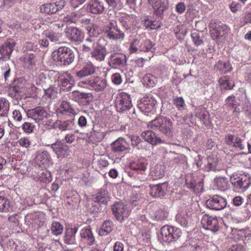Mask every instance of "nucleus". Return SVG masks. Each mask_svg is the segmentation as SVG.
I'll list each match as a JSON object with an SVG mask.
<instances>
[{
  "label": "nucleus",
  "mask_w": 251,
  "mask_h": 251,
  "mask_svg": "<svg viewBox=\"0 0 251 251\" xmlns=\"http://www.w3.org/2000/svg\"><path fill=\"white\" fill-rule=\"evenodd\" d=\"M148 127L153 130L158 129L166 136L173 135L174 128L172 120L167 117L159 116L148 123Z\"/></svg>",
  "instance_id": "nucleus-1"
},
{
  "label": "nucleus",
  "mask_w": 251,
  "mask_h": 251,
  "mask_svg": "<svg viewBox=\"0 0 251 251\" xmlns=\"http://www.w3.org/2000/svg\"><path fill=\"white\" fill-rule=\"evenodd\" d=\"M52 59L58 64L67 66L72 63L75 59V54L70 48L61 46L52 52Z\"/></svg>",
  "instance_id": "nucleus-2"
},
{
  "label": "nucleus",
  "mask_w": 251,
  "mask_h": 251,
  "mask_svg": "<svg viewBox=\"0 0 251 251\" xmlns=\"http://www.w3.org/2000/svg\"><path fill=\"white\" fill-rule=\"evenodd\" d=\"M27 115L28 118L32 119L38 124L49 126L51 123L50 119L51 117L50 115L42 106H37L34 108L28 110L27 112Z\"/></svg>",
  "instance_id": "nucleus-3"
},
{
  "label": "nucleus",
  "mask_w": 251,
  "mask_h": 251,
  "mask_svg": "<svg viewBox=\"0 0 251 251\" xmlns=\"http://www.w3.org/2000/svg\"><path fill=\"white\" fill-rule=\"evenodd\" d=\"M209 28L212 38L216 41L225 37L229 30L226 25L217 20L211 21Z\"/></svg>",
  "instance_id": "nucleus-4"
},
{
  "label": "nucleus",
  "mask_w": 251,
  "mask_h": 251,
  "mask_svg": "<svg viewBox=\"0 0 251 251\" xmlns=\"http://www.w3.org/2000/svg\"><path fill=\"white\" fill-rule=\"evenodd\" d=\"M181 234L179 228L169 225H165L161 228L162 240L168 243L177 241L181 237Z\"/></svg>",
  "instance_id": "nucleus-5"
},
{
  "label": "nucleus",
  "mask_w": 251,
  "mask_h": 251,
  "mask_svg": "<svg viewBox=\"0 0 251 251\" xmlns=\"http://www.w3.org/2000/svg\"><path fill=\"white\" fill-rule=\"evenodd\" d=\"M230 181L236 191H244L248 188L251 183L249 175L246 174L237 176V175H233L230 178Z\"/></svg>",
  "instance_id": "nucleus-6"
},
{
  "label": "nucleus",
  "mask_w": 251,
  "mask_h": 251,
  "mask_svg": "<svg viewBox=\"0 0 251 251\" xmlns=\"http://www.w3.org/2000/svg\"><path fill=\"white\" fill-rule=\"evenodd\" d=\"M115 106L119 112L130 109L132 106L130 96L125 92L118 94L115 100Z\"/></svg>",
  "instance_id": "nucleus-7"
},
{
  "label": "nucleus",
  "mask_w": 251,
  "mask_h": 251,
  "mask_svg": "<svg viewBox=\"0 0 251 251\" xmlns=\"http://www.w3.org/2000/svg\"><path fill=\"white\" fill-rule=\"evenodd\" d=\"M112 210L116 219L122 222L129 215L130 210L127 205L122 202H116L112 207Z\"/></svg>",
  "instance_id": "nucleus-8"
},
{
  "label": "nucleus",
  "mask_w": 251,
  "mask_h": 251,
  "mask_svg": "<svg viewBox=\"0 0 251 251\" xmlns=\"http://www.w3.org/2000/svg\"><path fill=\"white\" fill-rule=\"evenodd\" d=\"M66 5V1L60 0L53 3H47L42 4L40 10L41 13L47 14H52L62 10Z\"/></svg>",
  "instance_id": "nucleus-9"
},
{
  "label": "nucleus",
  "mask_w": 251,
  "mask_h": 251,
  "mask_svg": "<svg viewBox=\"0 0 251 251\" xmlns=\"http://www.w3.org/2000/svg\"><path fill=\"white\" fill-rule=\"evenodd\" d=\"M152 42L148 39L140 42L138 39H135L131 44L129 48L130 53L136 52L138 49L141 51H149L151 50L153 47Z\"/></svg>",
  "instance_id": "nucleus-10"
},
{
  "label": "nucleus",
  "mask_w": 251,
  "mask_h": 251,
  "mask_svg": "<svg viewBox=\"0 0 251 251\" xmlns=\"http://www.w3.org/2000/svg\"><path fill=\"white\" fill-rule=\"evenodd\" d=\"M185 185L195 192L201 191L203 188L202 179L191 174L186 176Z\"/></svg>",
  "instance_id": "nucleus-11"
},
{
  "label": "nucleus",
  "mask_w": 251,
  "mask_h": 251,
  "mask_svg": "<svg viewBox=\"0 0 251 251\" xmlns=\"http://www.w3.org/2000/svg\"><path fill=\"white\" fill-rule=\"evenodd\" d=\"M105 44L106 45L107 43H105L104 39H100L91 51V56L100 61L103 60L107 54L104 46Z\"/></svg>",
  "instance_id": "nucleus-12"
},
{
  "label": "nucleus",
  "mask_w": 251,
  "mask_h": 251,
  "mask_svg": "<svg viewBox=\"0 0 251 251\" xmlns=\"http://www.w3.org/2000/svg\"><path fill=\"white\" fill-rule=\"evenodd\" d=\"M206 204L207 206L211 209L221 210L225 208L226 205V200L219 195H215L208 200Z\"/></svg>",
  "instance_id": "nucleus-13"
},
{
  "label": "nucleus",
  "mask_w": 251,
  "mask_h": 251,
  "mask_svg": "<svg viewBox=\"0 0 251 251\" xmlns=\"http://www.w3.org/2000/svg\"><path fill=\"white\" fill-rule=\"evenodd\" d=\"M203 226L213 232L217 231L219 229L218 221L216 217L204 214L201 219Z\"/></svg>",
  "instance_id": "nucleus-14"
},
{
  "label": "nucleus",
  "mask_w": 251,
  "mask_h": 251,
  "mask_svg": "<svg viewBox=\"0 0 251 251\" xmlns=\"http://www.w3.org/2000/svg\"><path fill=\"white\" fill-rule=\"evenodd\" d=\"M82 83L88 85L93 89L97 91L103 90L106 85V81L99 76H95L88 80L82 81Z\"/></svg>",
  "instance_id": "nucleus-15"
},
{
  "label": "nucleus",
  "mask_w": 251,
  "mask_h": 251,
  "mask_svg": "<svg viewBox=\"0 0 251 251\" xmlns=\"http://www.w3.org/2000/svg\"><path fill=\"white\" fill-rule=\"evenodd\" d=\"M225 140V143L227 145L237 148L240 151L243 150L245 148L244 141L236 135L227 134L226 135Z\"/></svg>",
  "instance_id": "nucleus-16"
},
{
  "label": "nucleus",
  "mask_w": 251,
  "mask_h": 251,
  "mask_svg": "<svg viewBox=\"0 0 251 251\" xmlns=\"http://www.w3.org/2000/svg\"><path fill=\"white\" fill-rule=\"evenodd\" d=\"M155 102L154 99H150L149 97L144 98L138 104V107L141 112L148 116L153 110Z\"/></svg>",
  "instance_id": "nucleus-17"
},
{
  "label": "nucleus",
  "mask_w": 251,
  "mask_h": 251,
  "mask_svg": "<svg viewBox=\"0 0 251 251\" xmlns=\"http://www.w3.org/2000/svg\"><path fill=\"white\" fill-rule=\"evenodd\" d=\"M51 148L58 158L67 157L70 155V150L68 146L60 141H56L51 145Z\"/></svg>",
  "instance_id": "nucleus-18"
},
{
  "label": "nucleus",
  "mask_w": 251,
  "mask_h": 251,
  "mask_svg": "<svg viewBox=\"0 0 251 251\" xmlns=\"http://www.w3.org/2000/svg\"><path fill=\"white\" fill-rule=\"evenodd\" d=\"M141 137L145 141L154 146L164 143V141L158 135L152 130H149L143 132Z\"/></svg>",
  "instance_id": "nucleus-19"
},
{
  "label": "nucleus",
  "mask_w": 251,
  "mask_h": 251,
  "mask_svg": "<svg viewBox=\"0 0 251 251\" xmlns=\"http://www.w3.org/2000/svg\"><path fill=\"white\" fill-rule=\"evenodd\" d=\"M35 160L39 167L42 168L49 166L51 160L49 153L46 151L37 152Z\"/></svg>",
  "instance_id": "nucleus-20"
},
{
  "label": "nucleus",
  "mask_w": 251,
  "mask_h": 251,
  "mask_svg": "<svg viewBox=\"0 0 251 251\" xmlns=\"http://www.w3.org/2000/svg\"><path fill=\"white\" fill-rule=\"evenodd\" d=\"M65 34L72 42H80L82 38L81 30L75 27H67L65 31Z\"/></svg>",
  "instance_id": "nucleus-21"
},
{
  "label": "nucleus",
  "mask_w": 251,
  "mask_h": 251,
  "mask_svg": "<svg viewBox=\"0 0 251 251\" xmlns=\"http://www.w3.org/2000/svg\"><path fill=\"white\" fill-rule=\"evenodd\" d=\"M168 184L166 182L150 185V194L153 197H163L167 191Z\"/></svg>",
  "instance_id": "nucleus-22"
},
{
  "label": "nucleus",
  "mask_w": 251,
  "mask_h": 251,
  "mask_svg": "<svg viewBox=\"0 0 251 251\" xmlns=\"http://www.w3.org/2000/svg\"><path fill=\"white\" fill-rule=\"evenodd\" d=\"M82 241L88 246L93 245L95 242V238L90 226L83 228L80 231Z\"/></svg>",
  "instance_id": "nucleus-23"
},
{
  "label": "nucleus",
  "mask_w": 251,
  "mask_h": 251,
  "mask_svg": "<svg viewBox=\"0 0 251 251\" xmlns=\"http://www.w3.org/2000/svg\"><path fill=\"white\" fill-rule=\"evenodd\" d=\"M96 72V67L91 62L87 63L82 68L76 72V76L81 79L87 76L90 75L94 74Z\"/></svg>",
  "instance_id": "nucleus-24"
},
{
  "label": "nucleus",
  "mask_w": 251,
  "mask_h": 251,
  "mask_svg": "<svg viewBox=\"0 0 251 251\" xmlns=\"http://www.w3.org/2000/svg\"><path fill=\"white\" fill-rule=\"evenodd\" d=\"M88 12L94 14L101 13L104 10V6L99 0H91L86 7Z\"/></svg>",
  "instance_id": "nucleus-25"
},
{
  "label": "nucleus",
  "mask_w": 251,
  "mask_h": 251,
  "mask_svg": "<svg viewBox=\"0 0 251 251\" xmlns=\"http://www.w3.org/2000/svg\"><path fill=\"white\" fill-rule=\"evenodd\" d=\"M16 43L14 39H8L4 44L0 47V53L2 56H9Z\"/></svg>",
  "instance_id": "nucleus-26"
},
{
  "label": "nucleus",
  "mask_w": 251,
  "mask_h": 251,
  "mask_svg": "<svg viewBox=\"0 0 251 251\" xmlns=\"http://www.w3.org/2000/svg\"><path fill=\"white\" fill-rule=\"evenodd\" d=\"M240 105L239 100L234 95L228 96L225 100L224 106L229 110L237 111V108Z\"/></svg>",
  "instance_id": "nucleus-27"
},
{
  "label": "nucleus",
  "mask_w": 251,
  "mask_h": 251,
  "mask_svg": "<svg viewBox=\"0 0 251 251\" xmlns=\"http://www.w3.org/2000/svg\"><path fill=\"white\" fill-rule=\"evenodd\" d=\"M154 9V13L156 16H162L164 11L167 9L166 6L160 0H149Z\"/></svg>",
  "instance_id": "nucleus-28"
},
{
  "label": "nucleus",
  "mask_w": 251,
  "mask_h": 251,
  "mask_svg": "<svg viewBox=\"0 0 251 251\" xmlns=\"http://www.w3.org/2000/svg\"><path fill=\"white\" fill-rule=\"evenodd\" d=\"M108 194L107 191L101 189L100 191L92 196V199L95 202L106 204L109 200Z\"/></svg>",
  "instance_id": "nucleus-29"
},
{
  "label": "nucleus",
  "mask_w": 251,
  "mask_h": 251,
  "mask_svg": "<svg viewBox=\"0 0 251 251\" xmlns=\"http://www.w3.org/2000/svg\"><path fill=\"white\" fill-rule=\"evenodd\" d=\"M147 165V163L144 159H140L131 162L129 167L132 170L139 173L146 170Z\"/></svg>",
  "instance_id": "nucleus-30"
},
{
  "label": "nucleus",
  "mask_w": 251,
  "mask_h": 251,
  "mask_svg": "<svg viewBox=\"0 0 251 251\" xmlns=\"http://www.w3.org/2000/svg\"><path fill=\"white\" fill-rule=\"evenodd\" d=\"M62 89L63 90L69 91L75 85V80L74 77L68 74L61 80Z\"/></svg>",
  "instance_id": "nucleus-31"
},
{
  "label": "nucleus",
  "mask_w": 251,
  "mask_h": 251,
  "mask_svg": "<svg viewBox=\"0 0 251 251\" xmlns=\"http://www.w3.org/2000/svg\"><path fill=\"white\" fill-rule=\"evenodd\" d=\"M126 63V57L122 54L111 56V67L116 68L118 66H124Z\"/></svg>",
  "instance_id": "nucleus-32"
},
{
  "label": "nucleus",
  "mask_w": 251,
  "mask_h": 251,
  "mask_svg": "<svg viewBox=\"0 0 251 251\" xmlns=\"http://www.w3.org/2000/svg\"><path fill=\"white\" fill-rule=\"evenodd\" d=\"M43 35L51 42L57 43L60 41V34L58 32L53 31L51 29L44 31Z\"/></svg>",
  "instance_id": "nucleus-33"
},
{
  "label": "nucleus",
  "mask_w": 251,
  "mask_h": 251,
  "mask_svg": "<svg viewBox=\"0 0 251 251\" xmlns=\"http://www.w3.org/2000/svg\"><path fill=\"white\" fill-rule=\"evenodd\" d=\"M57 112L59 113L62 114H75V111L72 107L71 104L66 101H63L60 107L57 109Z\"/></svg>",
  "instance_id": "nucleus-34"
},
{
  "label": "nucleus",
  "mask_w": 251,
  "mask_h": 251,
  "mask_svg": "<svg viewBox=\"0 0 251 251\" xmlns=\"http://www.w3.org/2000/svg\"><path fill=\"white\" fill-rule=\"evenodd\" d=\"M112 150L114 152L122 151L126 150V143L122 138H119L111 144Z\"/></svg>",
  "instance_id": "nucleus-35"
},
{
  "label": "nucleus",
  "mask_w": 251,
  "mask_h": 251,
  "mask_svg": "<svg viewBox=\"0 0 251 251\" xmlns=\"http://www.w3.org/2000/svg\"><path fill=\"white\" fill-rule=\"evenodd\" d=\"M214 183L221 191H225L228 188V183L226 177H218L214 179Z\"/></svg>",
  "instance_id": "nucleus-36"
},
{
  "label": "nucleus",
  "mask_w": 251,
  "mask_h": 251,
  "mask_svg": "<svg viewBox=\"0 0 251 251\" xmlns=\"http://www.w3.org/2000/svg\"><path fill=\"white\" fill-rule=\"evenodd\" d=\"M9 110V101L5 98L0 99V116L7 117Z\"/></svg>",
  "instance_id": "nucleus-37"
},
{
  "label": "nucleus",
  "mask_w": 251,
  "mask_h": 251,
  "mask_svg": "<svg viewBox=\"0 0 251 251\" xmlns=\"http://www.w3.org/2000/svg\"><path fill=\"white\" fill-rule=\"evenodd\" d=\"M215 69L219 70L221 74H226L231 70L230 64L228 62L218 61L215 66Z\"/></svg>",
  "instance_id": "nucleus-38"
},
{
  "label": "nucleus",
  "mask_w": 251,
  "mask_h": 251,
  "mask_svg": "<svg viewBox=\"0 0 251 251\" xmlns=\"http://www.w3.org/2000/svg\"><path fill=\"white\" fill-rule=\"evenodd\" d=\"M80 18V14L78 12H73L63 18V21L66 23L77 24Z\"/></svg>",
  "instance_id": "nucleus-39"
},
{
  "label": "nucleus",
  "mask_w": 251,
  "mask_h": 251,
  "mask_svg": "<svg viewBox=\"0 0 251 251\" xmlns=\"http://www.w3.org/2000/svg\"><path fill=\"white\" fill-rule=\"evenodd\" d=\"M74 127V120L60 121L58 124V128L62 131L73 129Z\"/></svg>",
  "instance_id": "nucleus-40"
},
{
  "label": "nucleus",
  "mask_w": 251,
  "mask_h": 251,
  "mask_svg": "<svg viewBox=\"0 0 251 251\" xmlns=\"http://www.w3.org/2000/svg\"><path fill=\"white\" fill-rule=\"evenodd\" d=\"M10 207V203L8 199L4 196H0V212H6Z\"/></svg>",
  "instance_id": "nucleus-41"
},
{
  "label": "nucleus",
  "mask_w": 251,
  "mask_h": 251,
  "mask_svg": "<svg viewBox=\"0 0 251 251\" xmlns=\"http://www.w3.org/2000/svg\"><path fill=\"white\" fill-rule=\"evenodd\" d=\"M189 217L185 213L176 215V221L183 226H187L189 224Z\"/></svg>",
  "instance_id": "nucleus-42"
},
{
  "label": "nucleus",
  "mask_w": 251,
  "mask_h": 251,
  "mask_svg": "<svg viewBox=\"0 0 251 251\" xmlns=\"http://www.w3.org/2000/svg\"><path fill=\"white\" fill-rule=\"evenodd\" d=\"M155 77L151 74L146 75L143 78V83L144 85L148 87H153L155 84Z\"/></svg>",
  "instance_id": "nucleus-43"
},
{
  "label": "nucleus",
  "mask_w": 251,
  "mask_h": 251,
  "mask_svg": "<svg viewBox=\"0 0 251 251\" xmlns=\"http://www.w3.org/2000/svg\"><path fill=\"white\" fill-rule=\"evenodd\" d=\"M63 230V226L59 222H53L51 225V231L55 235H58L62 234Z\"/></svg>",
  "instance_id": "nucleus-44"
},
{
  "label": "nucleus",
  "mask_w": 251,
  "mask_h": 251,
  "mask_svg": "<svg viewBox=\"0 0 251 251\" xmlns=\"http://www.w3.org/2000/svg\"><path fill=\"white\" fill-rule=\"evenodd\" d=\"M164 174V166L161 165H156L154 170L152 172V175L154 176L155 179L163 177Z\"/></svg>",
  "instance_id": "nucleus-45"
},
{
  "label": "nucleus",
  "mask_w": 251,
  "mask_h": 251,
  "mask_svg": "<svg viewBox=\"0 0 251 251\" xmlns=\"http://www.w3.org/2000/svg\"><path fill=\"white\" fill-rule=\"evenodd\" d=\"M191 36L196 46H199L203 44L204 42L202 39V37L200 35L198 30H194L191 33Z\"/></svg>",
  "instance_id": "nucleus-46"
},
{
  "label": "nucleus",
  "mask_w": 251,
  "mask_h": 251,
  "mask_svg": "<svg viewBox=\"0 0 251 251\" xmlns=\"http://www.w3.org/2000/svg\"><path fill=\"white\" fill-rule=\"evenodd\" d=\"M219 83L220 85L225 86L226 89H231L234 86V83L231 82L228 76H226L224 77L221 78L219 79Z\"/></svg>",
  "instance_id": "nucleus-47"
},
{
  "label": "nucleus",
  "mask_w": 251,
  "mask_h": 251,
  "mask_svg": "<svg viewBox=\"0 0 251 251\" xmlns=\"http://www.w3.org/2000/svg\"><path fill=\"white\" fill-rule=\"evenodd\" d=\"M110 232V221H105L102 225L101 228L99 230L100 236H106Z\"/></svg>",
  "instance_id": "nucleus-48"
},
{
  "label": "nucleus",
  "mask_w": 251,
  "mask_h": 251,
  "mask_svg": "<svg viewBox=\"0 0 251 251\" xmlns=\"http://www.w3.org/2000/svg\"><path fill=\"white\" fill-rule=\"evenodd\" d=\"M64 241L67 244L74 245L76 243L75 236L67 231L64 236Z\"/></svg>",
  "instance_id": "nucleus-49"
},
{
  "label": "nucleus",
  "mask_w": 251,
  "mask_h": 251,
  "mask_svg": "<svg viewBox=\"0 0 251 251\" xmlns=\"http://www.w3.org/2000/svg\"><path fill=\"white\" fill-rule=\"evenodd\" d=\"M39 179L41 181L48 183L51 181V177L50 172L45 170L42 172L40 175H39Z\"/></svg>",
  "instance_id": "nucleus-50"
},
{
  "label": "nucleus",
  "mask_w": 251,
  "mask_h": 251,
  "mask_svg": "<svg viewBox=\"0 0 251 251\" xmlns=\"http://www.w3.org/2000/svg\"><path fill=\"white\" fill-rule=\"evenodd\" d=\"M44 22L46 24L50 25V28L52 29L53 30L58 29L63 26V25H60V24L56 23L54 22L55 21L52 20L50 17L46 18Z\"/></svg>",
  "instance_id": "nucleus-51"
},
{
  "label": "nucleus",
  "mask_w": 251,
  "mask_h": 251,
  "mask_svg": "<svg viewBox=\"0 0 251 251\" xmlns=\"http://www.w3.org/2000/svg\"><path fill=\"white\" fill-rule=\"evenodd\" d=\"M90 94L75 91L73 92V98L75 101H78L80 99H87Z\"/></svg>",
  "instance_id": "nucleus-52"
},
{
  "label": "nucleus",
  "mask_w": 251,
  "mask_h": 251,
  "mask_svg": "<svg viewBox=\"0 0 251 251\" xmlns=\"http://www.w3.org/2000/svg\"><path fill=\"white\" fill-rule=\"evenodd\" d=\"M168 215V213L167 211L159 209L156 212L155 217L157 220L162 221L165 220Z\"/></svg>",
  "instance_id": "nucleus-53"
},
{
  "label": "nucleus",
  "mask_w": 251,
  "mask_h": 251,
  "mask_svg": "<svg viewBox=\"0 0 251 251\" xmlns=\"http://www.w3.org/2000/svg\"><path fill=\"white\" fill-rule=\"evenodd\" d=\"M17 143L22 148H28L30 146L31 142L28 138L24 137L19 139Z\"/></svg>",
  "instance_id": "nucleus-54"
},
{
  "label": "nucleus",
  "mask_w": 251,
  "mask_h": 251,
  "mask_svg": "<svg viewBox=\"0 0 251 251\" xmlns=\"http://www.w3.org/2000/svg\"><path fill=\"white\" fill-rule=\"evenodd\" d=\"M217 162L213 159L210 158L208 159V163L206 166V169L207 171H215L217 169Z\"/></svg>",
  "instance_id": "nucleus-55"
},
{
  "label": "nucleus",
  "mask_w": 251,
  "mask_h": 251,
  "mask_svg": "<svg viewBox=\"0 0 251 251\" xmlns=\"http://www.w3.org/2000/svg\"><path fill=\"white\" fill-rule=\"evenodd\" d=\"M97 27L92 24L86 27L88 32L91 37H95L98 35L99 31L96 30Z\"/></svg>",
  "instance_id": "nucleus-56"
},
{
  "label": "nucleus",
  "mask_w": 251,
  "mask_h": 251,
  "mask_svg": "<svg viewBox=\"0 0 251 251\" xmlns=\"http://www.w3.org/2000/svg\"><path fill=\"white\" fill-rule=\"evenodd\" d=\"M35 126L29 122H25L22 126L23 130L27 133H31L33 131Z\"/></svg>",
  "instance_id": "nucleus-57"
},
{
  "label": "nucleus",
  "mask_w": 251,
  "mask_h": 251,
  "mask_svg": "<svg viewBox=\"0 0 251 251\" xmlns=\"http://www.w3.org/2000/svg\"><path fill=\"white\" fill-rule=\"evenodd\" d=\"M195 116L201 120H204L206 118L205 111L201 107H197L195 109Z\"/></svg>",
  "instance_id": "nucleus-58"
},
{
  "label": "nucleus",
  "mask_w": 251,
  "mask_h": 251,
  "mask_svg": "<svg viewBox=\"0 0 251 251\" xmlns=\"http://www.w3.org/2000/svg\"><path fill=\"white\" fill-rule=\"evenodd\" d=\"M174 100L175 104L179 110H183L184 109L185 102L182 98H176Z\"/></svg>",
  "instance_id": "nucleus-59"
},
{
  "label": "nucleus",
  "mask_w": 251,
  "mask_h": 251,
  "mask_svg": "<svg viewBox=\"0 0 251 251\" xmlns=\"http://www.w3.org/2000/svg\"><path fill=\"white\" fill-rule=\"evenodd\" d=\"M131 144L133 146H135L138 149L140 148V144L143 143L139 136H133L131 139Z\"/></svg>",
  "instance_id": "nucleus-60"
},
{
  "label": "nucleus",
  "mask_w": 251,
  "mask_h": 251,
  "mask_svg": "<svg viewBox=\"0 0 251 251\" xmlns=\"http://www.w3.org/2000/svg\"><path fill=\"white\" fill-rule=\"evenodd\" d=\"M174 161L176 163H183L186 161V157L183 154H174Z\"/></svg>",
  "instance_id": "nucleus-61"
},
{
  "label": "nucleus",
  "mask_w": 251,
  "mask_h": 251,
  "mask_svg": "<svg viewBox=\"0 0 251 251\" xmlns=\"http://www.w3.org/2000/svg\"><path fill=\"white\" fill-rule=\"evenodd\" d=\"M242 5L239 2H232L230 5V9L233 13H236L241 10Z\"/></svg>",
  "instance_id": "nucleus-62"
},
{
  "label": "nucleus",
  "mask_w": 251,
  "mask_h": 251,
  "mask_svg": "<svg viewBox=\"0 0 251 251\" xmlns=\"http://www.w3.org/2000/svg\"><path fill=\"white\" fill-rule=\"evenodd\" d=\"M112 81L116 85H119L121 83L122 79L121 75L119 73H115L112 76Z\"/></svg>",
  "instance_id": "nucleus-63"
},
{
  "label": "nucleus",
  "mask_w": 251,
  "mask_h": 251,
  "mask_svg": "<svg viewBox=\"0 0 251 251\" xmlns=\"http://www.w3.org/2000/svg\"><path fill=\"white\" fill-rule=\"evenodd\" d=\"M227 251H244L243 246L240 244L233 245Z\"/></svg>",
  "instance_id": "nucleus-64"
}]
</instances>
